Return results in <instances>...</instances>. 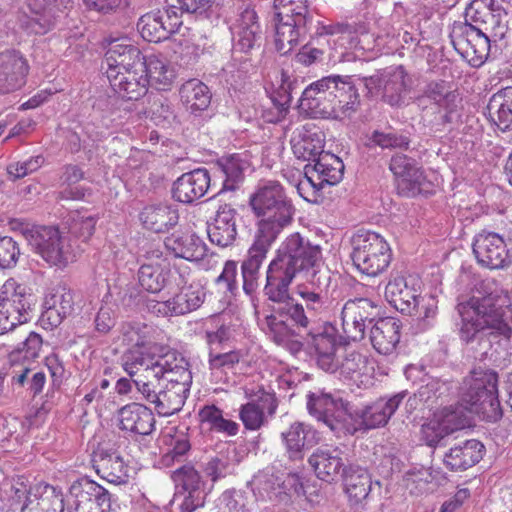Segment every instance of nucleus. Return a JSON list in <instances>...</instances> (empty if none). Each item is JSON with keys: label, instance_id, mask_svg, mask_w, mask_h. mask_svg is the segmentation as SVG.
Masks as SVG:
<instances>
[{"label": "nucleus", "instance_id": "nucleus-44", "mask_svg": "<svg viewBox=\"0 0 512 512\" xmlns=\"http://www.w3.org/2000/svg\"><path fill=\"white\" fill-rule=\"evenodd\" d=\"M217 172L223 177L221 191H234L244 179V172L248 168V162L238 154L224 156L215 163Z\"/></svg>", "mask_w": 512, "mask_h": 512}, {"label": "nucleus", "instance_id": "nucleus-10", "mask_svg": "<svg viewBox=\"0 0 512 512\" xmlns=\"http://www.w3.org/2000/svg\"><path fill=\"white\" fill-rule=\"evenodd\" d=\"M0 337V346L10 349L8 359L11 366L20 364L22 361H34L39 357L42 347V338L39 334L27 331L18 325Z\"/></svg>", "mask_w": 512, "mask_h": 512}, {"label": "nucleus", "instance_id": "nucleus-19", "mask_svg": "<svg viewBox=\"0 0 512 512\" xmlns=\"http://www.w3.org/2000/svg\"><path fill=\"white\" fill-rule=\"evenodd\" d=\"M44 308L42 321L51 327H58L74 310L72 291L64 284L49 288L44 298Z\"/></svg>", "mask_w": 512, "mask_h": 512}, {"label": "nucleus", "instance_id": "nucleus-48", "mask_svg": "<svg viewBox=\"0 0 512 512\" xmlns=\"http://www.w3.org/2000/svg\"><path fill=\"white\" fill-rule=\"evenodd\" d=\"M170 272L169 263L142 264L138 271L139 283L146 291L158 293L166 286Z\"/></svg>", "mask_w": 512, "mask_h": 512}, {"label": "nucleus", "instance_id": "nucleus-47", "mask_svg": "<svg viewBox=\"0 0 512 512\" xmlns=\"http://www.w3.org/2000/svg\"><path fill=\"white\" fill-rule=\"evenodd\" d=\"M482 266L489 269L502 268L507 260L508 254L505 242L497 233L488 232L486 235L482 233Z\"/></svg>", "mask_w": 512, "mask_h": 512}, {"label": "nucleus", "instance_id": "nucleus-63", "mask_svg": "<svg viewBox=\"0 0 512 512\" xmlns=\"http://www.w3.org/2000/svg\"><path fill=\"white\" fill-rule=\"evenodd\" d=\"M338 398L323 390L310 392L307 395V409L311 416L322 422L328 413L335 408Z\"/></svg>", "mask_w": 512, "mask_h": 512}, {"label": "nucleus", "instance_id": "nucleus-8", "mask_svg": "<svg viewBox=\"0 0 512 512\" xmlns=\"http://www.w3.org/2000/svg\"><path fill=\"white\" fill-rule=\"evenodd\" d=\"M248 402L239 408V418L247 430L257 431L266 426L277 410L278 400L274 393L259 388L245 389Z\"/></svg>", "mask_w": 512, "mask_h": 512}, {"label": "nucleus", "instance_id": "nucleus-21", "mask_svg": "<svg viewBox=\"0 0 512 512\" xmlns=\"http://www.w3.org/2000/svg\"><path fill=\"white\" fill-rule=\"evenodd\" d=\"M210 187V174L204 168L182 174L173 183L172 197L174 200L191 204L202 198Z\"/></svg>", "mask_w": 512, "mask_h": 512}, {"label": "nucleus", "instance_id": "nucleus-33", "mask_svg": "<svg viewBox=\"0 0 512 512\" xmlns=\"http://www.w3.org/2000/svg\"><path fill=\"white\" fill-rule=\"evenodd\" d=\"M275 48L281 55L293 51L306 37L312 23L275 17Z\"/></svg>", "mask_w": 512, "mask_h": 512}, {"label": "nucleus", "instance_id": "nucleus-1", "mask_svg": "<svg viewBox=\"0 0 512 512\" xmlns=\"http://www.w3.org/2000/svg\"><path fill=\"white\" fill-rule=\"evenodd\" d=\"M323 271L329 270L323 266L321 247L293 233L284 240L268 265L264 295L270 301H283L295 278L310 279Z\"/></svg>", "mask_w": 512, "mask_h": 512}, {"label": "nucleus", "instance_id": "nucleus-49", "mask_svg": "<svg viewBox=\"0 0 512 512\" xmlns=\"http://www.w3.org/2000/svg\"><path fill=\"white\" fill-rule=\"evenodd\" d=\"M369 360L366 356L357 351H351L346 354L337 371L340 378L345 381H351L358 384L362 383L364 377L369 375Z\"/></svg>", "mask_w": 512, "mask_h": 512}, {"label": "nucleus", "instance_id": "nucleus-34", "mask_svg": "<svg viewBox=\"0 0 512 512\" xmlns=\"http://www.w3.org/2000/svg\"><path fill=\"white\" fill-rule=\"evenodd\" d=\"M164 245L175 257L188 261L203 260L208 251L204 241L191 233L174 232L165 238Z\"/></svg>", "mask_w": 512, "mask_h": 512}, {"label": "nucleus", "instance_id": "nucleus-29", "mask_svg": "<svg viewBox=\"0 0 512 512\" xmlns=\"http://www.w3.org/2000/svg\"><path fill=\"white\" fill-rule=\"evenodd\" d=\"M405 393L401 392L388 400L380 399L357 413L360 430L374 429L387 424L402 403Z\"/></svg>", "mask_w": 512, "mask_h": 512}, {"label": "nucleus", "instance_id": "nucleus-35", "mask_svg": "<svg viewBox=\"0 0 512 512\" xmlns=\"http://www.w3.org/2000/svg\"><path fill=\"white\" fill-rule=\"evenodd\" d=\"M401 323L393 317L378 319L370 330L373 348L383 355H390L400 341Z\"/></svg>", "mask_w": 512, "mask_h": 512}, {"label": "nucleus", "instance_id": "nucleus-39", "mask_svg": "<svg viewBox=\"0 0 512 512\" xmlns=\"http://www.w3.org/2000/svg\"><path fill=\"white\" fill-rule=\"evenodd\" d=\"M268 335L274 343L288 349L291 353H298L303 345V337L292 325L279 317L276 313L265 318Z\"/></svg>", "mask_w": 512, "mask_h": 512}, {"label": "nucleus", "instance_id": "nucleus-22", "mask_svg": "<svg viewBox=\"0 0 512 512\" xmlns=\"http://www.w3.org/2000/svg\"><path fill=\"white\" fill-rule=\"evenodd\" d=\"M30 298L25 287L12 279L7 280L0 289V312L20 323H26L31 309Z\"/></svg>", "mask_w": 512, "mask_h": 512}, {"label": "nucleus", "instance_id": "nucleus-56", "mask_svg": "<svg viewBox=\"0 0 512 512\" xmlns=\"http://www.w3.org/2000/svg\"><path fill=\"white\" fill-rule=\"evenodd\" d=\"M123 342L131 348H146L151 343L153 328L143 322L127 321L121 324Z\"/></svg>", "mask_w": 512, "mask_h": 512}, {"label": "nucleus", "instance_id": "nucleus-40", "mask_svg": "<svg viewBox=\"0 0 512 512\" xmlns=\"http://www.w3.org/2000/svg\"><path fill=\"white\" fill-rule=\"evenodd\" d=\"M503 416L498 395V374L494 370L482 371V420L497 424Z\"/></svg>", "mask_w": 512, "mask_h": 512}, {"label": "nucleus", "instance_id": "nucleus-61", "mask_svg": "<svg viewBox=\"0 0 512 512\" xmlns=\"http://www.w3.org/2000/svg\"><path fill=\"white\" fill-rule=\"evenodd\" d=\"M424 93L432 99L439 107L455 109L460 102L459 94L451 90V87L443 80L430 82Z\"/></svg>", "mask_w": 512, "mask_h": 512}, {"label": "nucleus", "instance_id": "nucleus-36", "mask_svg": "<svg viewBox=\"0 0 512 512\" xmlns=\"http://www.w3.org/2000/svg\"><path fill=\"white\" fill-rule=\"evenodd\" d=\"M142 225L155 233H163L174 227L179 220L178 210L168 203L145 206L139 214Z\"/></svg>", "mask_w": 512, "mask_h": 512}, {"label": "nucleus", "instance_id": "nucleus-13", "mask_svg": "<svg viewBox=\"0 0 512 512\" xmlns=\"http://www.w3.org/2000/svg\"><path fill=\"white\" fill-rule=\"evenodd\" d=\"M330 271H323L317 277L300 280L296 293L305 305L306 311L313 317L326 313L330 304L329 288L331 284Z\"/></svg>", "mask_w": 512, "mask_h": 512}, {"label": "nucleus", "instance_id": "nucleus-30", "mask_svg": "<svg viewBox=\"0 0 512 512\" xmlns=\"http://www.w3.org/2000/svg\"><path fill=\"white\" fill-rule=\"evenodd\" d=\"M119 427L138 435H149L155 429V417L151 409L139 403H131L119 410Z\"/></svg>", "mask_w": 512, "mask_h": 512}, {"label": "nucleus", "instance_id": "nucleus-14", "mask_svg": "<svg viewBox=\"0 0 512 512\" xmlns=\"http://www.w3.org/2000/svg\"><path fill=\"white\" fill-rule=\"evenodd\" d=\"M510 305L509 297L502 291L495 290L482 296V334L490 330V334L510 337L512 332L508 324Z\"/></svg>", "mask_w": 512, "mask_h": 512}, {"label": "nucleus", "instance_id": "nucleus-31", "mask_svg": "<svg viewBox=\"0 0 512 512\" xmlns=\"http://www.w3.org/2000/svg\"><path fill=\"white\" fill-rule=\"evenodd\" d=\"M207 233L212 243L220 247L231 245L237 236L236 210L228 204L220 206Z\"/></svg>", "mask_w": 512, "mask_h": 512}, {"label": "nucleus", "instance_id": "nucleus-37", "mask_svg": "<svg viewBox=\"0 0 512 512\" xmlns=\"http://www.w3.org/2000/svg\"><path fill=\"white\" fill-rule=\"evenodd\" d=\"M92 462L96 473L107 482L122 484L128 481L127 467L118 452L98 450Z\"/></svg>", "mask_w": 512, "mask_h": 512}, {"label": "nucleus", "instance_id": "nucleus-6", "mask_svg": "<svg viewBox=\"0 0 512 512\" xmlns=\"http://www.w3.org/2000/svg\"><path fill=\"white\" fill-rule=\"evenodd\" d=\"M24 236L34 252L51 265L66 266L75 258L68 238L56 227L33 226Z\"/></svg>", "mask_w": 512, "mask_h": 512}, {"label": "nucleus", "instance_id": "nucleus-58", "mask_svg": "<svg viewBox=\"0 0 512 512\" xmlns=\"http://www.w3.org/2000/svg\"><path fill=\"white\" fill-rule=\"evenodd\" d=\"M476 445V440H470L465 443L464 447L451 448L444 457L445 466L451 471H458L465 470L478 463V456H474L473 452Z\"/></svg>", "mask_w": 512, "mask_h": 512}, {"label": "nucleus", "instance_id": "nucleus-9", "mask_svg": "<svg viewBox=\"0 0 512 512\" xmlns=\"http://www.w3.org/2000/svg\"><path fill=\"white\" fill-rule=\"evenodd\" d=\"M340 80L342 76L330 75L308 85L299 99L300 108L314 117L329 118Z\"/></svg>", "mask_w": 512, "mask_h": 512}, {"label": "nucleus", "instance_id": "nucleus-62", "mask_svg": "<svg viewBox=\"0 0 512 512\" xmlns=\"http://www.w3.org/2000/svg\"><path fill=\"white\" fill-rule=\"evenodd\" d=\"M164 443L168 446L167 452L162 456L164 465H172L182 461L191 449L188 437L184 433L166 434L163 437Z\"/></svg>", "mask_w": 512, "mask_h": 512}, {"label": "nucleus", "instance_id": "nucleus-18", "mask_svg": "<svg viewBox=\"0 0 512 512\" xmlns=\"http://www.w3.org/2000/svg\"><path fill=\"white\" fill-rule=\"evenodd\" d=\"M144 58L145 56H142L139 48L131 44L127 38L110 41L105 53L107 70L133 71L137 69L144 71Z\"/></svg>", "mask_w": 512, "mask_h": 512}, {"label": "nucleus", "instance_id": "nucleus-27", "mask_svg": "<svg viewBox=\"0 0 512 512\" xmlns=\"http://www.w3.org/2000/svg\"><path fill=\"white\" fill-rule=\"evenodd\" d=\"M288 458L292 461H302L305 451L318 442L317 433L311 426L302 422H294L281 433Z\"/></svg>", "mask_w": 512, "mask_h": 512}, {"label": "nucleus", "instance_id": "nucleus-15", "mask_svg": "<svg viewBox=\"0 0 512 512\" xmlns=\"http://www.w3.org/2000/svg\"><path fill=\"white\" fill-rule=\"evenodd\" d=\"M71 494L74 497L69 512H109L111 495L94 481L83 479L73 484Z\"/></svg>", "mask_w": 512, "mask_h": 512}, {"label": "nucleus", "instance_id": "nucleus-52", "mask_svg": "<svg viewBox=\"0 0 512 512\" xmlns=\"http://www.w3.org/2000/svg\"><path fill=\"white\" fill-rule=\"evenodd\" d=\"M205 292L196 285L184 286L173 298H171L172 312L184 315L198 309L204 302Z\"/></svg>", "mask_w": 512, "mask_h": 512}, {"label": "nucleus", "instance_id": "nucleus-11", "mask_svg": "<svg viewBox=\"0 0 512 512\" xmlns=\"http://www.w3.org/2000/svg\"><path fill=\"white\" fill-rule=\"evenodd\" d=\"M376 308L372 301L365 298L346 302L341 312L344 337L351 341L362 340L367 326L374 320Z\"/></svg>", "mask_w": 512, "mask_h": 512}, {"label": "nucleus", "instance_id": "nucleus-24", "mask_svg": "<svg viewBox=\"0 0 512 512\" xmlns=\"http://www.w3.org/2000/svg\"><path fill=\"white\" fill-rule=\"evenodd\" d=\"M107 78L113 91L126 100H138L147 93L149 81L144 71L107 70Z\"/></svg>", "mask_w": 512, "mask_h": 512}, {"label": "nucleus", "instance_id": "nucleus-5", "mask_svg": "<svg viewBox=\"0 0 512 512\" xmlns=\"http://www.w3.org/2000/svg\"><path fill=\"white\" fill-rule=\"evenodd\" d=\"M179 381L170 379V384H160L157 389L154 380L135 379L134 383L144 400L153 405L160 416H171L181 410L190 390L188 373L180 370Z\"/></svg>", "mask_w": 512, "mask_h": 512}, {"label": "nucleus", "instance_id": "nucleus-55", "mask_svg": "<svg viewBox=\"0 0 512 512\" xmlns=\"http://www.w3.org/2000/svg\"><path fill=\"white\" fill-rule=\"evenodd\" d=\"M34 512H63L64 500L62 494L50 485H38L33 494Z\"/></svg>", "mask_w": 512, "mask_h": 512}, {"label": "nucleus", "instance_id": "nucleus-50", "mask_svg": "<svg viewBox=\"0 0 512 512\" xmlns=\"http://www.w3.org/2000/svg\"><path fill=\"white\" fill-rule=\"evenodd\" d=\"M143 62L145 64L144 75L149 81V84L155 86L157 89H167L173 79L174 72L171 70L167 62L157 55L145 56Z\"/></svg>", "mask_w": 512, "mask_h": 512}, {"label": "nucleus", "instance_id": "nucleus-17", "mask_svg": "<svg viewBox=\"0 0 512 512\" xmlns=\"http://www.w3.org/2000/svg\"><path fill=\"white\" fill-rule=\"evenodd\" d=\"M153 346H149L152 353L143 351L144 348H130L122 356V366L130 377L135 379H143L145 381L152 380L155 373H160L167 365L166 360H161V351L155 350Z\"/></svg>", "mask_w": 512, "mask_h": 512}, {"label": "nucleus", "instance_id": "nucleus-38", "mask_svg": "<svg viewBox=\"0 0 512 512\" xmlns=\"http://www.w3.org/2000/svg\"><path fill=\"white\" fill-rule=\"evenodd\" d=\"M484 115L491 127L502 131L509 129L512 125V87L502 88L493 94Z\"/></svg>", "mask_w": 512, "mask_h": 512}, {"label": "nucleus", "instance_id": "nucleus-41", "mask_svg": "<svg viewBox=\"0 0 512 512\" xmlns=\"http://www.w3.org/2000/svg\"><path fill=\"white\" fill-rule=\"evenodd\" d=\"M294 155L305 161H316L324 152V137L320 131L304 126L291 139Z\"/></svg>", "mask_w": 512, "mask_h": 512}, {"label": "nucleus", "instance_id": "nucleus-23", "mask_svg": "<svg viewBox=\"0 0 512 512\" xmlns=\"http://www.w3.org/2000/svg\"><path fill=\"white\" fill-rule=\"evenodd\" d=\"M303 342L314 349L317 364L322 370L330 373L337 372V343L333 334L313 327L303 337Z\"/></svg>", "mask_w": 512, "mask_h": 512}, {"label": "nucleus", "instance_id": "nucleus-59", "mask_svg": "<svg viewBox=\"0 0 512 512\" xmlns=\"http://www.w3.org/2000/svg\"><path fill=\"white\" fill-rule=\"evenodd\" d=\"M31 16H29L28 27L35 34H45L51 30L61 16V11L56 7L44 4L43 7L30 8Z\"/></svg>", "mask_w": 512, "mask_h": 512}, {"label": "nucleus", "instance_id": "nucleus-25", "mask_svg": "<svg viewBox=\"0 0 512 512\" xmlns=\"http://www.w3.org/2000/svg\"><path fill=\"white\" fill-rule=\"evenodd\" d=\"M273 243L254 238L247 258L241 264L242 288L246 295L253 296L258 289L260 268Z\"/></svg>", "mask_w": 512, "mask_h": 512}, {"label": "nucleus", "instance_id": "nucleus-60", "mask_svg": "<svg viewBox=\"0 0 512 512\" xmlns=\"http://www.w3.org/2000/svg\"><path fill=\"white\" fill-rule=\"evenodd\" d=\"M410 140L407 136L389 129L387 131L374 130L367 139L369 148L380 147L382 149H408Z\"/></svg>", "mask_w": 512, "mask_h": 512}, {"label": "nucleus", "instance_id": "nucleus-7", "mask_svg": "<svg viewBox=\"0 0 512 512\" xmlns=\"http://www.w3.org/2000/svg\"><path fill=\"white\" fill-rule=\"evenodd\" d=\"M369 96H379L391 106H398L403 101L406 90V73L402 66L389 68L379 74L357 78Z\"/></svg>", "mask_w": 512, "mask_h": 512}, {"label": "nucleus", "instance_id": "nucleus-28", "mask_svg": "<svg viewBox=\"0 0 512 512\" xmlns=\"http://www.w3.org/2000/svg\"><path fill=\"white\" fill-rule=\"evenodd\" d=\"M178 26L179 23L176 20L171 21L168 11L160 10L142 15L137 22L142 38L155 43L168 39Z\"/></svg>", "mask_w": 512, "mask_h": 512}, {"label": "nucleus", "instance_id": "nucleus-57", "mask_svg": "<svg viewBox=\"0 0 512 512\" xmlns=\"http://www.w3.org/2000/svg\"><path fill=\"white\" fill-rule=\"evenodd\" d=\"M275 17L312 23L307 0H274Z\"/></svg>", "mask_w": 512, "mask_h": 512}, {"label": "nucleus", "instance_id": "nucleus-53", "mask_svg": "<svg viewBox=\"0 0 512 512\" xmlns=\"http://www.w3.org/2000/svg\"><path fill=\"white\" fill-rule=\"evenodd\" d=\"M154 349L161 351V360H166L167 365H165L164 369H161L160 373H155L152 380L156 381L158 385H160L161 382L170 384V379L177 380L178 382L180 370H184L188 373L190 384L192 383L191 372L188 370L187 363L183 357H178L175 351L164 352V347L155 346Z\"/></svg>", "mask_w": 512, "mask_h": 512}, {"label": "nucleus", "instance_id": "nucleus-4", "mask_svg": "<svg viewBox=\"0 0 512 512\" xmlns=\"http://www.w3.org/2000/svg\"><path fill=\"white\" fill-rule=\"evenodd\" d=\"M476 368L463 380L460 388V406L444 407L434 413L441 424L442 432L447 435L471 424V414L480 413V378Z\"/></svg>", "mask_w": 512, "mask_h": 512}, {"label": "nucleus", "instance_id": "nucleus-26", "mask_svg": "<svg viewBox=\"0 0 512 512\" xmlns=\"http://www.w3.org/2000/svg\"><path fill=\"white\" fill-rule=\"evenodd\" d=\"M359 81L351 76H344L339 81L335 90V99L332 103L329 118L343 120L350 118L360 107V95L358 93Z\"/></svg>", "mask_w": 512, "mask_h": 512}, {"label": "nucleus", "instance_id": "nucleus-42", "mask_svg": "<svg viewBox=\"0 0 512 512\" xmlns=\"http://www.w3.org/2000/svg\"><path fill=\"white\" fill-rule=\"evenodd\" d=\"M342 477L345 492L352 503L358 504L368 497L372 480L366 468L350 464L343 469Z\"/></svg>", "mask_w": 512, "mask_h": 512}, {"label": "nucleus", "instance_id": "nucleus-64", "mask_svg": "<svg viewBox=\"0 0 512 512\" xmlns=\"http://www.w3.org/2000/svg\"><path fill=\"white\" fill-rule=\"evenodd\" d=\"M396 177L397 189L406 197H414L425 191L426 177L420 167Z\"/></svg>", "mask_w": 512, "mask_h": 512}, {"label": "nucleus", "instance_id": "nucleus-16", "mask_svg": "<svg viewBox=\"0 0 512 512\" xmlns=\"http://www.w3.org/2000/svg\"><path fill=\"white\" fill-rule=\"evenodd\" d=\"M24 54L14 48L0 51V94H8L24 86L29 72Z\"/></svg>", "mask_w": 512, "mask_h": 512}, {"label": "nucleus", "instance_id": "nucleus-45", "mask_svg": "<svg viewBox=\"0 0 512 512\" xmlns=\"http://www.w3.org/2000/svg\"><path fill=\"white\" fill-rule=\"evenodd\" d=\"M279 306L275 309V313L285 319L287 322L290 321L292 326L301 332L302 330L306 333L314 327L315 320L305 310L302 303L295 302L288 293V297L283 301H274Z\"/></svg>", "mask_w": 512, "mask_h": 512}, {"label": "nucleus", "instance_id": "nucleus-2", "mask_svg": "<svg viewBox=\"0 0 512 512\" xmlns=\"http://www.w3.org/2000/svg\"><path fill=\"white\" fill-rule=\"evenodd\" d=\"M250 206L261 219L254 238L274 243L293 221L295 208L284 187L277 181L260 184L250 197Z\"/></svg>", "mask_w": 512, "mask_h": 512}, {"label": "nucleus", "instance_id": "nucleus-12", "mask_svg": "<svg viewBox=\"0 0 512 512\" xmlns=\"http://www.w3.org/2000/svg\"><path fill=\"white\" fill-rule=\"evenodd\" d=\"M420 281L416 276L392 273L385 287V298L402 313L413 314L421 296Z\"/></svg>", "mask_w": 512, "mask_h": 512}, {"label": "nucleus", "instance_id": "nucleus-32", "mask_svg": "<svg viewBox=\"0 0 512 512\" xmlns=\"http://www.w3.org/2000/svg\"><path fill=\"white\" fill-rule=\"evenodd\" d=\"M342 454L339 448H317L309 457L308 463L320 480L331 483L346 468Z\"/></svg>", "mask_w": 512, "mask_h": 512}, {"label": "nucleus", "instance_id": "nucleus-43", "mask_svg": "<svg viewBox=\"0 0 512 512\" xmlns=\"http://www.w3.org/2000/svg\"><path fill=\"white\" fill-rule=\"evenodd\" d=\"M322 422L338 437L353 435L360 430L357 414L352 413L350 404L342 398H338L335 408H332Z\"/></svg>", "mask_w": 512, "mask_h": 512}, {"label": "nucleus", "instance_id": "nucleus-51", "mask_svg": "<svg viewBox=\"0 0 512 512\" xmlns=\"http://www.w3.org/2000/svg\"><path fill=\"white\" fill-rule=\"evenodd\" d=\"M311 170L318 174L320 185H334L342 179L344 164L339 157L325 152L314 161Z\"/></svg>", "mask_w": 512, "mask_h": 512}, {"label": "nucleus", "instance_id": "nucleus-54", "mask_svg": "<svg viewBox=\"0 0 512 512\" xmlns=\"http://www.w3.org/2000/svg\"><path fill=\"white\" fill-rule=\"evenodd\" d=\"M199 418L209 429L227 436H235L239 431V425L235 421L223 417L221 409L215 405H206L199 411Z\"/></svg>", "mask_w": 512, "mask_h": 512}, {"label": "nucleus", "instance_id": "nucleus-3", "mask_svg": "<svg viewBox=\"0 0 512 512\" xmlns=\"http://www.w3.org/2000/svg\"><path fill=\"white\" fill-rule=\"evenodd\" d=\"M350 245V258L361 274L376 277L389 266L392 257L391 249L380 234L359 230L351 237Z\"/></svg>", "mask_w": 512, "mask_h": 512}, {"label": "nucleus", "instance_id": "nucleus-20", "mask_svg": "<svg viewBox=\"0 0 512 512\" xmlns=\"http://www.w3.org/2000/svg\"><path fill=\"white\" fill-rule=\"evenodd\" d=\"M480 290L476 285L468 293L458 296L457 311L460 316V338L472 342L480 332Z\"/></svg>", "mask_w": 512, "mask_h": 512}, {"label": "nucleus", "instance_id": "nucleus-46", "mask_svg": "<svg viewBox=\"0 0 512 512\" xmlns=\"http://www.w3.org/2000/svg\"><path fill=\"white\" fill-rule=\"evenodd\" d=\"M182 103L192 113L206 110L211 102V92L207 85L197 79H190L180 88Z\"/></svg>", "mask_w": 512, "mask_h": 512}]
</instances>
